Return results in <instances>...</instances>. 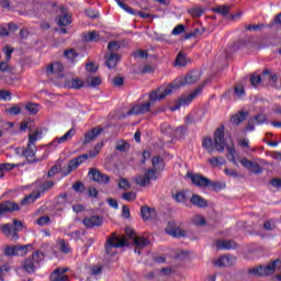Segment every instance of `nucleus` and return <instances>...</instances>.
I'll return each instance as SVG.
<instances>
[{"label":"nucleus","instance_id":"1","mask_svg":"<svg viewBox=\"0 0 281 281\" xmlns=\"http://www.w3.org/2000/svg\"><path fill=\"white\" fill-rule=\"evenodd\" d=\"M202 147L210 154L214 153V148L217 150V153H224L226 148V157L228 161H232L234 166H238V162L236 161V149L234 147V143L227 145V140H225V127L221 126L215 131L214 142H212V138H204L202 142Z\"/></svg>","mask_w":281,"mask_h":281},{"label":"nucleus","instance_id":"2","mask_svg":"<svg viewBox=\"0 0 281 281\" xmlns=\"http://www.w3.org/2000/svg\"><path fill=\"white\" fill-rule=\"evenodd\" d=\"M177 87L173 85H169L167 87H160L156 91L149 93V101L134 105L128 115H142L144 113H148L150 111V105L155 104V102H159V100L166 99L167 95H170L172 91H176Z\"/></svg>","mask_w":281,"mask_h":281},{"label":"nucleus","instance_id":"3","mask_svg":"<svg viewBox=\"0 0 281 281\" xmlns=\"http://www.w3.org/2000/svg\"><path fill=\"white\" fill-rule=\"evenodd\" d=\"M151 164L154 169H147L143 176L139 175L134 178V181L137 186L146 188V186H150V181H157L159 177V170L164 168V159L156 156L153 158Z\"/></svg>","mask_w":281,"mask_h":281},{"label":"nucleus","instance_id":"4","mask_svg":"<svg viewBox=\"0 0 281 281\" xmlns=\"http://www.w3.org/2000/svg\"><path fill=\"white\" fill-rule=\"evenodd\" d=\"M281 273V261L276 260L268 266H258L255 268H251L248 270V273L250 276H259V277H265V276H271L273 273Z\"/></svg>","mask_w":281,"mask_h":281},{"label":"nucleus","instance_id":"5","mask_svg":"<svg viewBox=\"0 0 281 281\" xmlns=\"http://www.w3.org/2000/svg\"><path fill=\"white\" fill-rule=\"evenodd\" d=\"M204 33L205 27L202 25L194 27L193 31H188V26H184L183 24L177 25V35L179 36L178 41H190V38L203 36Z\"/></svg>","mask_w":281,"mask_h":281},{"label":"nucleus","instance_id":"6","mask_svg":"<svg viewBox=\"0 0 281 281\" xmlns=\"http://www.w3.org/2000/svg\"><path fill=\"white\" fill-rule=\"evenodd\" d=\"M42 135L43 133H41V131L38 130L29 135V143L26 145V148L22 150V157H25V159L30 161L32 157L36 156V142L41 139Z\"/></svg>","mask_w":281,"mask_h":281},{"label":"nucleus","instance_id":"7","mask_svg":"<svg viewBox=\"0 0 281 281\" xmlns=\"http://www.w3.org/2000/svg\"><path fill=\"white\" fill-rule=\"evenodd\" d=\"M44 258L45 255L43 252L35 251L24 261L23 268L27 271V273H34V271L41 267V262H43Z\"/></svg>","mask_w":281,"mask_h":281},{"label":"nucleus","instance_id":"8","mask_svg":"<svg viewBox=\"0 0 281 281\" xmlns=\"http://www.w3.org/2000/svg\"><path fill=\"white\" fill-rule=\"evenodd\" d=\"M49 188H54V181H46L43 183L38 190L33 191L32 194L26 195L21 201V205H32V203H35L37 199H41V194H43V192H47Z\"/></svg>","mask_w":281,"mask_h":281},{"label":"nucleus","instance_id":"9","mask_svg":"<svg viewBox=\"0 0 281 281\" xmlns=\"http://www.w3.org/2000/svg\"><path fill=\"white\" fill-rule=\"evenodd\" d=\"M125 234L128 238H132L134 240V245L136 246L134 250L135 254H138V255L142 254L139 249H144V247H147V245H150V240H148V238L137 236V234H135V231L131 228H126Z\"/></svg>","mask_w":281,"mask_h":281},{"label":"nucleus","instance_id":"10","mask_svg":"<svg viewBox=\"0 0 281 281\" xmlns=\"http://www.w3.org/2000/svg\"><path fill=\"white\" fill-rule=\"evenodd\" d=\"M128 245L126 243L125 238H109L106 244H105V254L106 256H113L115 254V249H120V247H126Z\"/></svg>","mask_w":281,"mask_h":281},{"label":"nucleus","instance_id":"11","mask_svg":"<svg viewBox=\"0 0 281 281\" xmlns=\"http://www.w3.org/2000/svg\"><path fill=\"white\" fill-rule=\"evenodd\" d=\"M87 159H89V155H87V154H82V155L78 156L77 158L71 159L68 162V166L64 173L65 177H67V175H70L71 172H74V170H76L78 167H80L81 164H85V161H87Z\"/></svg>","mask_w":281,"mask_h":281},{"label":"nucleus","instance_id":"12","mask_svg":"<svg viewBox=\"0 0 281 281\" xmlns=\"http://www.w3.org/2000/svg\"><path fill=\"white\" fill-rule=\"evenodd\" d=\"M30 245H15V246H7L4 248V256L10 257V256H25L27 255V248Z\"/></svg>","mask_w":281,"mask_h":281},{"label":"nucleus","instance_id":"13","mask_svg":"<svg viewBox=\"0 0 281 281\" xmlns=\"http://www.w3.org/2000/svg\"><path fill=\"white\" fill-rule=\"evenodd\" d=\"M187 177L191 179V183L196 188H207V184L210 183V179L201 173H188Z\"/></svg>","mask_w":281,"mask_h":281},{"label":"nucleus","instance_id":"14","mask_svg":"<svg viewBox=\"0 0 281 281\" xmlns=\"http://www.w3.org/2000/svg\"><path fill=\"white\" fill-rule=\"evenodd\" d=\"M239 164L247 170H250V172H254V175H261L262 167L258 165V162H254L247 158H238Z\"/></svg>","mask_w":281,"mask_h":281},{"label":"nucleus","instance_id":"15","mask_svg":"<svg viewBox=\"0 0 281 281\" xmlns=\"http://www.w3.org/2000/svg\"><path fill=\"white\" fill-rule=\"evenodd\" d=\"M199 93H201V89H198L192 93L181 95L178 99L177 109H179L180 106H188V104H191L192 100H194V98H196Z\"/></svg>","mask_w":281,"mask_h":281},{"label":"nucleus","instance_id":"16","mask_svg":"<svg viewBox=\"0 0 281 281\" xmlns=\"http://www.w3.org/2000/svg\"><path fill=\"white\" fill-rule=\"evenodd\" d=\"M74 135H76V128H70L61 137H56L53 142H50L49 146H53V148H58V145L69 142Z\"/></svg>","mask_w":281,"mask_h":281},{"label":"nucleus","instance_id":"17","mask_svg":"<svg viewBox=\"0 0 281 281\" xmlns=\"http://www.w3.org/2000/svg\"><path fill=\"white\" fill-rule=\"evenodd\" d=\"M201 80V71L192 70L189 72L183 81H179V87H183V85H194V82H199Z\"/></svg>","mask_w":281,"mask_h":281},{"label":"nucleus","instance_id":"18","mask_svg":"<svg viewBox=\"0 0 281 281\" xmlns=\"http://www.w3.org/2000/svg\"><path fill=\"white\" fill-rule=\"evenodd\" d=\"M236 263V257L226 255L214 261L215 267H232Z\"/></svg>","mask_w":281,"mask_h":281},{"label":"nucleus","instance_id":"19","mask_svg":"<svg viewBox=\"0 0 281 281\" xmlns=\"http://www.w3.org/2000/svg\"><path fill=\"white\" fill-rule=\"evenodd\" d=\"M88 175L97 183H109V176L100 172L98 169H90Z\"/></svg>","mask_w":281,"mask_h":281},{"label":"nucleus","instance_id":"20","mask_svg":"<svg viewBox=\"0 0 281 281\" xmlns=\"http://www.w3.org/2000/svg\"><path fill=\"white\" fill-rule=\"evenodd\" d=\"M191 64H192V58H190L183 50H180L177 55L178 69H186V66Z\"/></svg>","mask_w":281,"mask_h":281},{"label":"nucleus","instance_id":"21","mask_svg":"<svg viewBox=\"0 0 281 281\" xmlns=\"http://www.w3.org/2000/svg\"><path fill=\"white\" fill-rule=\"evenodd\" d=\"M69 269L67 268H57L52 274H50V281H67L69 280V277H67L65 273H67Z\"/></svg>","mask_w":281,"mask_h":281},{"label":"nucleus","instance_id":"22","mask_svg":"<svg viewBox=\"0 0 281 281\" xmlns=\"http://www.w3.org/2000/svg\"><path fill=\"white\" fill-rule=\"evenodd\" d=\"M190 203L194 205V207H200V210H203L209 205L207 200L199 194H193L190 199Z\"/></svg>","mask_w":281,"mask_h":281},{"label":"nucleus","instance_id":"23","mask_svg":"<svg viewBox=\"0 0 281 281\" xmlns=\"http://www.w3.org/2000/svg\"><path fill=\"white\" fill-rule=\"evenodd\" d=\"M106 61L105 65L109 69H115L117 67V64L120 63V55L117 53H110L105 56Z\"/></svg>","mask_w":281,"mask_h":281},{"label":"nucleus","instance_id":"24","mask_svg":"<svg viewBox=\"0 0 281 281\" xmlns=\"http://www.w3.org/2000/svg\"><path fill=\"white\" fill-rule=\"evenodd\" d=\"M19 210H20L19 204L10 201L4 202L0 204V216H2V214H5L7 212H16Z\"/></svg>","mask_w":281,"mask_h":281},{"label":"nucleus","instance_id":"25","mask_svg":"<svg viewBox=\"0 0 281 281\" xmlns=\"http://www.w3.org/2000/svg\"><path fill=\"white\" fill-rule=\"evenodd\" d=\"M140 214L142 218L145 221H153L154 218H157V211L148 206H142Z\"/></svg>","mask_w":281,"mask_h":281},{"label":"nucleus","instance_id":"26","mask_svg":"<svg viewBox=\"0 0 281 281\" xmlns=\"http://www.w3.org/2000/svg\"><path fill=\"white\" fill-rule=\"evenodd\" d=\"M83 225L85 227H100V225H102V217L97 215L86 217L83 220Z\"/></svg>","mask_w":281,"mask_h":281},{"label":"nucleus","instance_id":"27","mask_svg":"<svg viewBox=\"0 0 281 281\" xmlns=\"http://www.w3.org/2000/svg\"><path fill=\"white\" fill-rule=\"evenodd\" d=\"M102 131V128H92L91 131L87 132L85 134L83 144H90V142H93V139H95V137H98Z\"/></svg>","mask_w":281,"mask_h":281},{"label":"nucleus","instance_id":"28","mask_svg":"<svg viewBox=\"0 0 281 281\" xmlns=\"http://www.w3.org/2000/svg\"><path fill=\"white\" fill-rule=\"evenodd\" d=\"M215 246L217 249H236V241H234V240H216Z\"/></svg>","mask_w":281,"mask_h":281},{"label":"nucleus","instance_id":"29","mask_svg":"<svg viewBox=\"0 0 281 281\" xmlns=\"http://www.w3.org/2000/svg\"><path fill=\"white\" fill-rule=\"evenodd\" d=\"M261 78L262 80H266L267 82H269L270 85H276V82H278V75L272 74L271 70H265L261 74Z\"/></svg>","mask_w":281,"mask_h":281},{"label":"nucleus","instance_id":"30","mask_svg":"<svg viewBox=\"0 0 281 281\" xmlns=\"http://www.w3.org/2000/svg\"><path fill=\"white\" fill-rule=\"evenodd\" d=\"M247 115H249L248 112L240 111L239 113H237L231 117V122H232V124H236L238 126V124H240L247 120Z\"/></svg>","mask_w":281,"mask_h":281},{"label":"nucleus","instance_id":"31","mask_svg":"<svg viewBox=\"0 0 281 281\" xmlns=\"http://www.w3.org/2000/svg\"><path fill=\"white\" fill-rule=\"evenodd\" d=\"M190 192L181 191L177 193V202L183 203V205H188L190 203Z\"/></svg>","mask_w":281,"mask_h":281},{"label":"nucleus","instance_id":"32","mask_svg":"<svg viewBox=\"0 0 281 281\" xmlns=\"http://www.w3.org/2000/svg\"><path fill=\"white\" fill-rule=\"evenodd\" d=\"M83 41L86 43H98L100 41V33L97 31L89 32L83 36Z\"/></svg>","mask_w":281,"mask_h":281},{"label":"nucleus","instance_id":"33","mask_svg":"<svg viewBox=\"0 0 281 281\" xmlns=\"http://www.w3.org/2000/svg\"><path fill=\"white\" fill-rule=\"evenodd\" d=\"M63 69H65V67L60 63L55 61L47 67V74H63Z\"/></svg>","mask_w":281,"mask_h":281},{"label":"nucleus","instance_id":"34","mask_svg":"<svg viewBox=\"0 0 281 281\" xmlns=\"http://www.w3.org/2000/svg\"><path fill=\"white\" fill-rule=\"evenodd\" d=\"M166 234L168 236H172V238H177V222L171 221L168 223L167 227L165 228Z\"/></svg>","mask_w":281,"mask_h":281},{"label":"nucleus","instance_id":"35","mask_svg":"<svg viewBox=\"0 0 281 281\" xmlns=\"http://www.w3.org/2000/svg\"><path fill=\"white\" fill-rule=\"evenodd\" d=\"M57 247L61 254H71V246L65 241V239H59L57 241Z\"/></svg>","mask_w":281,"mask_h":281},{"label":"nucleus","instance_id":"36","mask_svg":"<svg viewBox=\"0 0 281 281\" xmlns=\"http://www.w3.org/2000/svg\"><path fill=\"white\" fill-rule=\"evenodd\" d=\"M102 79L100 77L90 76L87 78L86 87H100Z\"/></svg>","mask_w":281,"mask_h":281},{"label":"nucleus","instance_id":"37","mask_svg":"<svg viewBox=\"0 0 281 281\" xmlns=\"http://www.w3.org/2000/svg\"><path fill=\"white\" fill-rule=\"evenodd\" d=\"M68 87L70 89H82V87H85V81L80 78H72L68 82Z\"/></svg>","mask_w":281,"mask_h":281},{"label":"nucleus","instance_id":"38","mask_svg":"<svg viewBox=\"0 0 281 281\" xmlns=\"http://www.w3.org/2000/svg\"><path fill=\"white\" fill-rule=\"evenodd\" d=\"M2 232L5 236H16V233L14 231V226L10 223L4 224L2 226Z\"/></svg>","mask_w":281,"mask_h":281},{"label":"nucleus","instance_id":"39","mask_svg":"<svg viewBox=\"0 0 281 281\" xmlns=\"http://www.w3.org/2000/svg\"><path fill=\"white\" fill-rule=\"evenodd\" d=\"M25 109L26 111H29V113H31V115H36V113L41 111V105L35 103H29L25 105Z\"/></svg>","mask_w":281,"mask_h":281},{"label":"nucleus","instance_id":"40","mask_svg":"<svg viewBox=\"0 0 281 281\" xmlns=\"http://www.w3.org/2000/svg\"><path fill=\"white\" fill-rule=\"evenodd\" d=\"M209 164L213 168H216L217 166H223V164H225V159H223V157H213L209 159Z\"/></svg>","mask_w":281,"mask_h":281},{"label":"nucleus","instance_id":"41","mask_svg":"<svg viewBox=\"0 0 281 281\" xmlns=\"http://www.w3.org/2000/svg\"><path fill=\"white\" fill-rule=\"evenodd\" d=\"M235 95H237L239 100L245 98V87H243V85L238 83L235 86Z\"/></svg>","mask_w":281,"mask_h":281},{"label":"nucleus","instance_id":"42","mask_svg":"<svg viewBox=\"0 0 281 281\" xmlns=\"http://www.w3.org/2000/svg\"><path fill=\"white\" fill-rule=\"evenodd\" d=\"M69 23H71V16H69L68 14H64L58 18L57 25L65 26V25H69Z\"/></svg>","mask_w":281,"mask_h":281},{"label":"nucleus","instance_id":"43","mask_svg":"<svg viewBox=\"0 0 281 281\" xmlns=\"http://www.w3.org/2000/svg\"><path fill=\"white\" fill-rule=\"evenodd\" d=\"M177 259L180 262H186V260H190V252H188V250H181L178 252Z\"/></svg>","mask_w":281,"mask_h":281},{"label":"nucleus","instance_id":"44","mask_svg":"<svg viewBox=\"0 0 281 281\" xmlns=\"http://www.w3.org/2000/svg\"><path fill=\"white\" fill-rule=\"evenodd\" d=\"M192 223H193V225H198L200 227H203V225H205L206 221H205V217H203L202 215H195L192 218Z\"/></svg>","mask_w":281,"mask_h":281},{"label":"nucleus","instance_id":"45","mask_svg":"<svg viewBox=\"0 0 281 281\" xmlns=\"http://www.w3.org/2000/svg\"><path fill=\"white\" fill-rule=\"evenodd\" d=\"M65 58L68 60L75 61L76 58H78V53H76V49L66 50L64 53Z\"/></svg>","mask_w":281,"mask_h":281},{"label":"nucleus","instance_id":"46","mask_svg":"<svg viewBox=\"0 0 281 281\" xmlns=\"http://www.w3.org/2000/svg\"><path fill=\"white\" fill-rule=\"evenodd\" d=\"M100 150H102V143H101V144H97V145L94 146V149L91 150V151H89V154H87V155H88V159H89V158H90V159H93V157H95L97 155L100 154Z\"/></svg>","mask_w":281,"mask_h":281},{"label":"nucleus","instance_id":"47","mask_svg":"<svg viewBox=\"0 0 281 281\" xmlns=\"http://www.w3.org/2000/svg\"><path fill=\"white\" fill-rule=\"evenodd\" d=\"M14 168H19V165L10 162L0 164V172H3V170H14Z\"/></svg>","mask_w":281,"mask_h":281},{"label":"nucleus","instance_id":"48","mask_svg":"<svg viewBox=\"0 0 281 281\" xmlns=\"http://www.w3.org/2000/svg\"><path fill=\"white\" fill-rule=\"evenodd\" d=\"M262 75L260 76V75H252L251 77H250V85L252 86V87H258V85H260V82H262Z\"/></svg>","mask_w":281,"mask_h":281},{"label":"nucleus","instance_id":"49","mask_svg":"<svg viewBox=\"0 0 281 281\" xmlns=\"http://www.w3.org/2000/svg\"><path fill=\"white\" fill-rule=\"evenodd\" d=\"M215 12H218V14H229L232 12V8L229 5H221L215 9Z\"/></svg>","mask_w":281,"mask_h":281},{"label":"nucleus","instance_id":"50","mask_svg":"<svg viewBox=\"0 0 281 281\" xmlns=\"http://www.w3.org/2000/svg\"><path fill=\"white\" fill-rule=\"evenodd\" d=\"M114 1L117 3L119 7H121L122 10H124L128 14H135L133 9L126 5L124 2H122V0H114Z\"/></svg>","mask_w":281,"mask_h":281},{"label":"nucleus","instance_id":"51","mask_svg":"<svg viewBox=\"0 0 281 281\" xmlns=\"http://www.w3.org/2000/svg\"><path fill=\"white\" fill-rule=\"evenodd\" d=\"M36 223L40 227H45V225H49V223H52V218H49V216H42L36 221Z\"/></svg>","mask_w":281,"mask_h":281},{"label":"nucleus","instance_id":"52","mask_svg":"<svg viewBox=\"0 0 281 281\" xmlns=\"http://www.w3.org/2000/svg\"><path fill=\"white\" fill-rule=\"evenodd\" d=\"M128 148V143L124 140H120L116 145V150H120V153H126Z\"/></svg>","mask_w":281,"mask_h":281},{"label":"nucleus","instance_id":"53","mask_svg":"<svg viewBox=\"0 0 281 281\" xmlns=\"http://www.w3.org/2000/svg\"><path fill=\"white\" fill-rule=\"evenodd\" d=\"M120 42H110L108 44V49L109 52H112L111 54H113L114 52H117V49H120Z\"/></svg>","mask_w":281,"mask_h":281},{"label":"nucleus","instance_id":"54","mask_svg":"<svg viewBox=\"0 0 281 281\" xmlns=\"http://www.w3.org/2000/svg\"><path fill=\"white\" fill-rule=\"evenodd\" d=\"M262 27H263L262 24H248V25H246L247 32H251V30L254 32H258V31L262 30Z\"/></svg>","mask_w":281,"mask_h":281},{"label":"nucleus","instance_id":"55","mask_svg":"<svg viewBox=\"0 0 281 281\" xmlns=\"http://www.w3.org/2000/svg\"><path fill=\"white\" fill-rule=\"evenodd\" d=\"M161 131L165 135H175V130L168 124L162 125Z\"/></svg>","mask_w":281,"mask_h":281},{"label":"nucleus","instance_id":"56","mask_svg":"<svg viewBox=\"0 0 281 281\" xmlns=\"http://www.w3.org/2000/svg\"><path fill=\"white\" fill-rule=\"evenodd\" d=\"M119 188H120L121 190H128V189L131 188V183H130L128 180H126V179H121V180L119 181Z\"/></svg>","mask_w":281,"mask_h":281},{"label":"nucleus","instance_id":"57","mask_svg":"<svg viewBox=\"0 0 281 281\" xmlns=\"http://www.w3.org/2000/svg\"><path fill=\"white\" fill-rule=\"evenodd\" d=\"M263 229H266V232H273V229H276V223L272 221L265 222Z\"/></svg>","mask_w":281,"mask_h":281},{"label":"nucleus","instance_id":"58","mask_svg":"<svg viewBox=\"0 0 281 281\" xmlns=\"http://www.w3.org/2000/svg\"><path fill=\"white\" fill-rule=\"evenodd\" d=\"M102 273V268L100 266H94L91 268V274L90 278H95V276H100Z\"/></svg>","mask_w":281,"mask_h":281},{"label":"nucleus","instance_id":"59","mask_svg":"<svg viewBox=\"0 0 281 281\" xmlns=\"http://www.w3.org/2000/svg\"><path fill=\"white\" fill-rule=\"evenodd\" d=\"M255 122H257V124H265V122H267V115L266 114H258L256 116H254Z\"/></svg>","mask_w":281,"mask_h":281},{"label":"nucleus","instance_id":"60","mask_svg":"<svg viewBox=\"0 0 281 281\" xmlns=\"http://www.w3.org/2000/svg\"><path fill=\"white\" fill-rule=\"evenodd\" d=\"M190 14L193 15L194 18H199L203 15V9L201 8H193L190 10Z\"/></svg>","mask_w":281,"mask_h":281},{"label":"nucleus","instance_id":"61","mask_svg":"<svg viewBox=\"0 0 281 281\" xmlns=\"http://www.w3.org/2000/svg\"><path fill=\"white\" fill-rule=\"evenodd\" d=\"M123 199L125 201H135V199H137V194H135V192H127L123 194Z\"/></svg>","mask_w":281,"mask_h":281},{"label":"nucleus","instance_id":"62","mask_svg":"<svg viewBox=\"0 0 281 281\" xmlns=\"http://www.w3.org/2000/svg\"><path fill=\"white\" fill-rule=\"evenodd\" d=\"M59 171H60V165H55L48 171V177H54V175H58Z\"/></svg>","mask_w":281,"mask_h":281},{"label":"nucleus","instance_id":"63","mask_svg":"<svg viewBox=\"0 0 281 281\" xmlns=\"http://www.w3.org/2000/svg\"><path fill=\"white\" fill-rule=\"evenodd\" d=\"M0 100L10 101L12 100V97L10 95V92L5 90H0Z\"/></svg>","mask_w":281,"mask_h":281},{"label":"nucleus","instance_id":"64","mask_svg":"<svg viewBox=\"0 0 281 281\" xmlns=\"http://www.w3.org/2000/svg\"><path fill=\"white\" fill-rule=\"evenodd\" d=\"M270 184L279 190L281 188V178H273L270 180Z\"/></svg>","mask_w":281,"mask_h":281}]
</instances>
